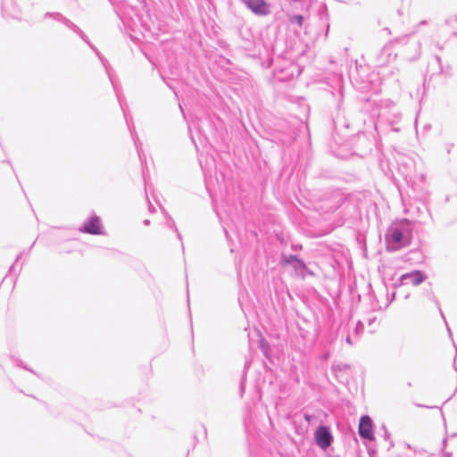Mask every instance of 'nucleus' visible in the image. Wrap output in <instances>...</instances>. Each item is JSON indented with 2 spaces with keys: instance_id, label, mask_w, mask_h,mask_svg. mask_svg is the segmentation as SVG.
I'll return each mask as SVG.
<instances>
[{
  "instance_id": "nucleus-2",
  "label": "nucleus",
  "mask_w": 457,
  "mask_h": 457,
  "mask_svg": "<svg viewBox=\"0 0 457 457\" xmlns=\"http://www.w3.org/2000/svg\"><path fill=\"white\" fill-rule=\"evenodd\" d=\"M359 434L363 438L374 440L372 420L369 416H362L360 419Z\"/></svg>"
},
{
  "instance_id": "nucleus-1",
  "label": "nucleus",
  "mask_w": 457,
  "mask_h": 457,
  "mask_svg": "<svg viewBox=\"0 0 457 457\" xmlns=\"http://www.w3.org/2000/svg\"><path fill=\"white\" fill-rule=\"evenodd\" d=\"M316 444L323 450L327 449L332 441V436L328 428L325 426H320L314 433Z\"/></svg>"
},
{
  "instance_id": "nucleus-7",
  "label": "nucleus",
  "mask_w": 457,
  "mask_h": 457,
  "mask_svg": "<svg viewBox=\"0 0 457 457\" xmlns=\"http://www.w3.org/2000/svg\"><path fill=\"white\" fill-rule=\"evenodd\" d=\"M293 23H297L299 26L303 25V17L302 15H295L290 19Z\"/></svg>"
},
{
  "instance_id": "nucleus-3",
  "label": "nucleus",
  "mask_w": 457,
  "mask_h": 457,
  "mask_svg": "<svg viewBox=\"0 0 457 457\" xmlns=\"http://www.w3.org/2000/svg\"><path fill=\"white\" fill-rule=\"evenodd\" d=\"M246 4L256 14L265 15L269 12L268 5L263 0H247Z\"/></svg>"
},
{
  "instance_id": "nucleus-6",
  "label": "nucleus",
  "mask_w": 457,
  "mask_h": 457,
  "mask_svg": "<svg viewBox=\"0 0 457 457\" xmlns=\"http://www.w3.org/2000/svg\"><path fill=\"white\" fill-rule=\"evenodd\" d=\"M392 240L395 243H399L403 238V234L399 230H394L391 235Z\"/></svg>"
},
{
  "instance_id": "nucleus-4",
  "label": "nucleus",
  "mask_w": 457,
  "mask_h": 457,
  "mask_svg": "<svg viewBox=\"0 0 457 457\" xmlns=\"http://www.w3.org/2000/svg\"><path fill=\"white\" fill-rule=\"evenodd\" d=\"M84 231L93 235L102 233L100 220L97 217L91 218L84 225Z\"/></svg>"
},
{
  "instance_id": "nucleus-5",
  "label": "nucleus",
  "mask_w": 457,
  "mask_h": 457,
  "mask_svg": "<svg viewBox=\"0 0 457 457\" xmlns=\"http://www.w3.org/2000/svg\"><path fill=\"white\" fill-rule=\"evenodd\" d=\"M402 280L411 279V283L413 286H418L424 280V276L420 270H414L410 273H405L401 277Z\"/></svg>"
},
{
  "instance_id": "nucleus-8",
  "label": "nucleus",
  "mask_w": 457,
  "mask_h": 457,
  "mask_svg": "<svg viewBox=\"0 0 457 457\" xmlns=\"http://www.w3.org/2000/svg\"><path fill=\"white\" fill-rule=\"evenodd\" d=\"M296 262V265H299V266H303V264L298 261L296 258H295L294 256H290L288 259L286 260V262L289 263V262Z\"/></svg>"
}]
</instances>
